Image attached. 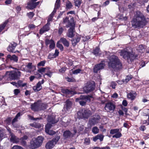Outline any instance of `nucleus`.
I'll use <instances>...</instances> for the list:
<instances>
[{"label": "nucleus", "instance_id": "49530a36", "mask_svg": "<svg viewBox=\"0 0 149 149\" xmlns=\"http://www.w3.org/2000/svg\"><path fill=\"white\" fill-rule=\"evenodd\" d=\"M82 1L80 0H76L74 2V5L76 6L79 8L81 3Z\"/></svg>", "mask_w": 149, "mask_h": 149}, {"label": "nucleus", "instance_id": "0eeeda50", "mask_svg": "<svg viewBox=\"0 0 149 149\" xmlns=\"http://www.w3.org/2000/svg\"><path fill=\"white\" fill-rule=\"evenodd\" d=\"M60 139V136H57L52 140L49 141L45 145L47 149H52L58 142Z\"/></svg>", "mask_w": 149, "mask_h": 149}, {"label": "nucleus", "instance_id": "5fc2aeb1", "mask_svg": "<svg viewBox=\"0 0 149 149\" xmlns=\"http://www.w3.org/2000/svg\"><path fill=\"white\" fill-rule=\"evenodd\" d=\"M55 58V57L54 56L53 53L49 54L48 56V58L49 59H51Z\"/></svg>", "mask_w": 149, "mask_h": 149}, {"label": "nucleus", "instance_id": "a18cd8bd", "mask_svg": "<svg viewBox=\"0 0 149 149\" xmlns=\"http://www.w3.org/2000/svg\"><path fill=\"white\" fill-rule=\"evenodd\" d=\"M66 8L69 9L72 8V5L69 1H68L66 3Z\"/></svg>", "mask_w": 149, "mask_h": 149}, {"label": "nucleus", "instance_id": "20e7f679", "mask_svg": "<svg viewBox=\"0 0 149 149\" xmlns=\"http://www.w3.org/2000/svg\"><path fill=\"white\" fill-rule=\"evenodd\" d=\"M49 123H47L45 126V131L46 133L50 135H53L55 133V132L52 130H50L52 127L51 124H53L56 123L58 120H55L54 117H49L48 119Z\"/></svg>", "mask_w": 149, "mask_h": 149}, {"label": "nucleus", "instance_id": "bf43d9fd", "mask_svg": "<svg viewBox=\"0 0 149 149\" xmlns=\"http://www.w3.org/2000/svg\"><path fill=\"white\" fill-rule=\"evenodd\" d=\"M14 93L15 95H17L20 93V91L19 89H15L14 91Z\"/></svg>", "mask_w": 149, "mask_h": 149}, {"label": "nucleus", "instance_id": "7ed1b4c3", "mask_svg": "<svg viewBox=\"0 0 149 149\" xmlns=\"http://www.w3.org/2000/svg\"><path fill=\"white\" fill-rule=\"evenodd\" d=\"M120 55L125 59L127 60L129 63L131 62L134 59L136 58L137 56L134 55L127 49L120 50Z\"/></svg>", "mask_w": 149, "mask_h": 149}, {"label": "nucleus", "instance_id": "8fccbe9b", "mask_svg": "<svg viewBox=\"0 0 149 149\" xmlns=\"http://www.w3.org/2000/svg\"><path fill=\"white\" fill-rule=\"evenodd\" d=\"M59 42H59V41L57 42L56 44V46L58 48H59L60 50L62 51L63 49V46L62 44H60Z\"/></svg>", "mask_w": 149, "mask_h": 149}, {"label": "nucleus", "instance_id": "09e8293b", "mask_svg": "<svg viewBox=\"0 0 149 149\" xmlns=\"http://www.w3.org/2000/svg\"><path fill=\"white\" fill-rule=\"evenodd\" d=\"M132 76L131 75H128L127 76L124 80L125 82L126 83L127 82L132 79Z\"/></svg>", "mask_w": 149, "mask_h": 149}, {"label": "nucleus", "instance_id": "1a4fd4ad", "mask_svg": "<svg viewBox=\"0 0 149 149\" xmlns=\"http://www.w3.org/2000/svg\"><path fill=\"white\" fill-rule=\"evenodd\" d=\"M60 0H56V1L55 5V8L54 10L52 13L49 15L48 18V24H50L49 22L52 21V19L54 14L56 12V9H58L60 6Z\"/></svg>", "mask_w": 149, "mask_h": 149}, {"label": "nucleus", "instance_id": "6ab92c4d", "mask_svg": "<svg viewBox=\"0 0 149 149\" xmlns=\"http://www.w3.org/2000/svg\"><path fill=\"white\" fill-rule=\"evenodd\" d=\"M81 38V36L79 35L76 36V37L71 40L72 44L73 46H75L79 42Z\"/></svg>", "mask_w": 149, "mask_h": 149}, {"label": "nucleus", "instance_id": "393cba45", "mask_svg": "<svg viewBox=\"0 0 149 149\" xmlns=\"http://www.w3.org/2000/svg\"><path fill=\"white\" fill-rule=\"evenodd\" d=\"M72 103L71 102L68 100H66L65 104L64 107V109L65 111H68L71 107Z\"/></svg>", "mask_w": 149, "mask_h": 149}, {"label": "nucleus", "instance_id": "f03ea898", "mask_svg": "<svg viewBox=\"0 0 149 149\" xmlns=\"http://www.w3.org/2000/svg\"><path fill=\"white\" fill-rule=\"evenodd\" d=\"M108 63L109 67L115 70H118L122 68V64L118 57L115 55L111 56Z\"/></svg>", "mask_w": 149, "mask_h": 149}, {"label": "nucleus", "instance_id": "6e6552de", "mask_svg": "<svg viewBox=\"0 0 149 149\" xmlns=\"http://www.w3.org/2000/svg\"><path fill=\"white\" fill-rule=\"evenodd\" d=\"M95 85L90 82H88L83 88V90L86 93L93 91L95 88Z\"/></svg>", "mask_w": 149, "mask_h": 149}, {"label": "nucleus", "instance_id": "a878e982", "mask_svg": "<svg viewBox=\"0 0 149 149\" xmlns=\"http://www.w3.org/2000/svg\"><path fill=\"white\" fill-rule=\"evenodd\" d=\"M62 92L68 95V97H70L75 94V92L69 90L68 89H64L62 90Z\"/></svg>", "mask_w": 149, "mask_h": 149}, {"label": "nucleus", "instance_id": "f704fd0d", "mask_svg": "<svg viewBox=\"0 0 149 149\" xmlns=\"http://www.w3.org/2000/svg\"><path fill=\"white\" fill-rule=\"evenodd\" d=\"M46 72L44 76L45 75H47L49 77H52L53 72L50 70L49 68L48 67V69H47Z\"/></svg>", "mask_w": 149, "mask_h": 149}, {"label": "nucleus", "instance_id": "a19ab883", "mask_svg": "<svg viewBox=\"0 0 149 149\" xmlns=\"http://www.w3.org/2000/svg\"><path fill=\"white\" fill-rule=\"evenodd\" d=\"M47 69H48V67H42L38 69V71L39 72L42 73V72H46Z\"/></svg>", "mask_w": 149, "mask_h": 149}, {"label": "nucleus", "instance_id": "aec40b11", "mask_svg": "<svg viewBox=\"0 0 149 149\" xmlns=\"http://www.w3.org/2000/svg\"><path fill=\"white\" fill-rule=\"evenodd\" d=\"M16 46L17 44L15 42H13L10 44L7 48L8 51L12 53H15L16 52L15 51V49Z\"/></svg>", "mask_w": 149, "mask_h": 149}, {"label": "nucleus", "instance_id": "72a5a7b5", "mask_svg": "<svg viewBox=\"0 0 149 149\" xmlns=\"http://www.w3.org/2000/svg\"><path fill=\"white\" fill-rule=\"evenodd\" d=\"M71 133L69 130L66 131L63 133V136L65 138H68L71 136Z\"/></svg>", "mask_w": 149, "mask_h": 149}, {"label": "nucleus", "instance_id": "ddd939ff", "mask_svg": "<svg viewBox=\"0 0 149 149\" xmlns=\"http://www.w3.org/2000/svg\"><path fill=\"white\" fill-rule=\"evenodd\" d=\"M71 25L72 26L70 27V28L66 34L67 36L70 38H72L74 36V32L75 24H72Z\"/></svg>", "mask_w": 149, "mask_h": 149}, {"label": "nucleus", "instance_id": "052dcab7", "mask_svg": "<svg viewBox=\"0 0 149 149\" xmlns=\"http://www.w3.org/2000/svg\"><path fill=\"white\" fill-rule=\"evenodd\" d=\"M89 39H90V38L89 37V36H84L83 37L82 40L84 42H85V41H86L88 40Z\"/></svg>", "mask_w": 149, "mask_h": 149}, {"label": "nucleus", "instance_id": "58836bf2", "mask_svg": "<svg viewBox=\"0 0 149 149\" xmlns=\"http://www.w3.org/2000/svg\"><path fill=\"white\" fill-rule=\"evenodd\" d=\"M100 52V49L98 47H96V48L94 49L93 53L95 55H98L99 53Z\"/></svg>", "mask_w": 149, "mask_h": 149}, {"label": "nucleus", "instance_id": "4468645a", "mask_svg": "<svg viewBox=\"0 0 149 149\" xmlns=\"http://www.w3.org/2000/svg\"><path fill=\"white\" fill-rule=\"evenodd\" d=\"M33 139L38 148L40 147L42 144L44 140V138L41 136H38Z\"/></svg>", "mask_w": 149, "mask_h": 149}, {"label": "nucleus", "instance_id": "f3484780", "mask_svg": "<svg viewBox=\"0 0 149 149\" xmlns=\"http://www.w3.org/2000/svg\"><path fill=\"white\" fill-rule=\"evenodd\" d=\"M104 65V64L102 63L95 65L93 68L94 72L96 73H97L99 70L103 69Z\"/></svg>", "mask_w": 149, "mask_h": 149}, {"label": "nucleus", "instance_id": "37998d69", "mask_svg": "<svg viewBox=\"0 0 149 149\" xmlns=\"http://www.w3.org/2000/svg\"><path fill=\"white\" fill-rule=\"evenodd\" d=\"M99 130L98 127L96 126L93 127L92 129V132L95 134H97L99 133Z\"/></svg>", "mask_w": 149, "mask_h": 149}, {"label": "nucleus", "instance_id": "4d7b16f0", "mask_svg": "<svg viewBox=\"0 0 149 149\" xmlns=\"http://www.w3.org/2000/svg\"><path fill=\"white\" fill-rule=\"evenodd\" d=\"M52 42L50 44L49 47L51 49H53L55 47V43L54 41H52Z\"/></svg>", "mask_w": 149, "mask_h": 149}, {"label": "nucleus", "instance_id": "864d4df0", "mask_svg": "<svg viewBox=\"0 0 149 149\" xmlns=\"http://www.w3.org/2000/svg\"><path fill=\"white\" fill-rule=\"evenodd\" d=\"M67 68L65 67H63L59 70V72L62 73H63L66 71Z\"/></svg>", "mask_w": 149, "mask_h": 149}, {"label": "nucleus", "instance_id": "de8ad7c7", "mask_svg": "<svg viewBox=\"0 0 149 149\" xmlns=\"http://www.w3.org/2000/svg\"><path fill=\"white\" fill-rule=\"evenodd\" d=\"M45 61H42L38 64L37 66H45Z\"/></svg>", "mask_w": 149, "mask_h": 149}, {"label": "nucleus", "instance_id": "c03bdc74", "mask_svg": "<svg viewBox=\"0 0 149 149\" xmlns=\"http://www.w3.org/2000/svg\"><path fill=\"white\" fill-rule=\"evenodd\" d=\"M83 71V70L80 69H78L73 71H72V73L74 74H77L79 73H82Z\"/></svg>", "mask_w": 149, "mask_h": 149}, {"label": "nucleus", "instance_id": "473e14b6", "mask_svg": "<svg viewBox=\"0 0 149 149\" xmlns=\"http://www.w3.org/2000/svg\"><path fill=\"white\" fill-rule=\"evenodd\" d=\"M32 63L30 62L28 63V64L26 65V67L27 68L29 69V70H26V72L30 73L31 72L30 70H31L33 67H34L35 70L36 69V66H35L32 65Z\"/></svg>", "mask_w": 149, "mask_h": 149}, {"label": "nucleus", "instance_id": "13d9d810", "mask_svg": "<svg viewBox=\"0 0 149 149\" xmlns=\"http://www.w3.org/2000/svg\"><path fill=\"white\" fill-rule=\"evenodd\" d=\"M116 83L114 81H112L111 83L110 86L113 89H115L116 86Z\"/></svg>", "mask_w": 149, "mask_h": 149}, {"label": "nucleus", "instance_id": "f8f14e48", "mask_svg": "<svg viewBox=\"0 0 149 149\" xmlns=\"http://www.w3.org/2000/svg\"><path fill=\"white\" fill-rule=\"evenodd\" d=\"M115 105L112 102H109L105 104L104 109L107 112L111 111L113 112L115 109Z\"/></svg>", "mask_w": 149, "mask_h": 149}, {"label": "nucleus", "instance_id": "423d86ee", "mask_svg": "<svg viewBox=\"0 0 149 149\" xmlns=\"http://www.w3.org/2000/svg\"><path fill=\"white\" fill-rule=\"evenodd\" d=\"M100 116L98 115L93 116L89 119L88 124V127L91 128L92 126L98 123L100 121Z\"/></svg>", "mask_w": 149, "mask_h": 149}, {"label": "nucleus", "instance_id": "e2e57ef3", "mask_svg": "<svg viewBox=\"0 0 149 149\" xmlns=\"http://www.w3.org/2000/svg\"><path fill=\"white\" fill-rule=\"evenodd\" d=\"M67 81L68 82H74L75 81L74 79L73 78H71L69 77H68L67 78Z\"/></svg>", "mask_w": 149, "mask_h": 149}, {"label": "nucleus", "instance_id": "69168bd1", "mask_svg": "<svg viewBox=\"0 0 149 149\" xmlns=\"http://www.w3.org/2000/svg\"><path fill=\"white\" fill-rule=\"evenodd\" d=\"M59 52L58 50L56 49L55 53L53 54L55 57L58 56V55Z\"/></svg>", "mask_w": 149, "mask_h": 149}, {"label": "nucleus", "instance_id": "c85d7f7f", "mask_svg": "<svg viewBox=\"0 0 149 149\" xmlns=\"http://www.w3.org/2000/svg\"><path fill=\"white\" fill-rule=\"evenodd\" d=\"M30 149H35L38 148L33 139H32L30 142V144L29 146Z\"/></svg>", "mask_w": 149, "mask_h": 149}, {"label": "nucleus", "instance_id": "338daca9", "mask_svg": "<svg viewBox=\"0 0 149 149\" xmlns=\"http://www.w3.org/2000/svg\"><path fill=\"white\" fill-rule=\"evenodd\" d=\"M12 125L13 127L15 128H18L19 126L17 124L15 123H12Z\"/></svg>", "mask_w": 149, "mask_h": 149}, {"label": "nucleus", "instance_id": "e433bc0d", "mask_svg": "<svg viewBox=\"0 0 149 149\" xmlns=\"http://www.w3.org/2000/svg\"><path fill=\"white\" fill-rule=\"evenodd\" d=\"M17 84L18 86L17 88L19 87H24L26 85V83H23L22 81L20 80L18 81Z\"/></svg>", "mask_w": 149, "mask_h": 149}, {"label": "nucleus", "instance_id": "7c9ffc66", "mask_svg": "<svg viewBox=\"0 0 149 149\" xmlns=\"http://www.w3.org/2000/svg\"><path fill=\"white\" fill-rule=\"evenodd\" d=\"M136 95L135 92H130L127 94V97L128 98L132 100L136 98Z\"/></svg>", "mask_w": 149, "mask_h": 149}, {"label": "nucleus", "instance_id": "f257e3e1", "mask_svg": "<svg viewBox=\"0 0 149 149\" xmlns=\"http://www.w3.org/2000/svg\"><path fill=\"white\" fill-rule=\"evenodd\" d=\"M145 18L140 12L137 11L131 21L132 26L134 29L143 28L145 26Z\"/></svg>", "mask_w": 149, "mask_h": 149}, {"label": "nucleus", "instance_id": "2eb2a0df", "mask_svg": "<svg viewBox=\"0 0 149 149\" xmlns=\"http://www.w3.org/2000/svg\"><path fill=\"white\" fill-rule=\"evenodd\" d=\"M44 80L42 79L41 81H39L37 84L36 86L33 87V90L35 92H38L40 91L42 88L41 85L44 83Z\"/></svg>", "mask_w": 149, "mask_h": 149}, {"label": "nucleus", "instance_id": "0e129e2a", "mask_svg": "<svg viewBox=\"0 0 149 149\" xmlns=\"http://www.w3.org/2000/svg\"><path fill=\"white\" fill-rule=\"evenodd\" d=\"M110 1L109 0H107L105 2L103 3V6H105L107 5H108Z\"/></svg>", "mask_w": 149, "mask_h": 149}, {"label": "nucleus", "instance_id": "9b49d317", "mask_svg": "<svg viewBox=\"0 0 149 149\" xmlns=\"http://www.w3.org/2000/svg\"><path fill=\"white\" fill-rule=\"evenodd\" d=\"M91 97L89 95H82L80 97V100L79 102L81 106L85 105L86 101L90 102V98Z\"/></svg>", "mask_w": 149, "mask_h": 149}, {"label": "nucleus", "instance_id": "412c9836", "mask_svg": "<svg viewBox=\"0 0 149 149\" xmlns=\"http://www.w3.org/2000/svg\"><path fill=\"white\" fill-rule=\"evenodd\" d=\"M39 111L45 109L47 108V104L43 103L41 101L38 100L37 101Z\"/></svg>", "mask_w": 149, "mask_h": 149}, {"label": "nucleus", "instance_id": "c9c22d12", "mask_svg": "<svg viewBox=\"0 0 149 149\" xmlns=\"http://www.w3.org/2000/svg\"><path fill=\"white\" fill-rule=\"evenodd\" d=\"M30 125L36 128H39L41 127V125L40 123H36L30 124Z\"/></svg>", "mask_w": 149, "mask_h": 149}, {"label": "nucleus", "instance_id": "b1692460", "mask_svg": "<svg viewBox=\"0 0 149 149\" xmlns=\"http://www.w3.org/2000/svg\"><path fill=\"white\" fill-rule=\"evenodd\" d=\"M10 59L11 61L17 63L18 61V57L15 55L14 54L12 56L10 54H8L6 57V59Z\"/></svg>", "mask_w": 149, "mask_h": 149}, {"label": "nucleus", "instance_id": "79ce46f5", "mask_svg": "<svg viewBox=\"0 0 149 149\" xmlns=\"http://www.w3.org/2000/svg\"><path fill=\"white\" fill-rule=\"evenodd\" d=\"M8 23L7 21H5L3 24L0 25V33L2 31L4 28Z\"/></svg>", "mask_w": 149, "mask_h": 149}, {"label": "nucleus", "instance_id": "a211bd4d", "mask_svg": "<svg viewBox=\"0 0 149 149\" xmlns=\"http://www.w3.org/2000/svg\"><path fill=\"white\" fill-rule=\"evenodd\" d=\"M40 3V1L34 2L30 1V2L27 3V6L28 8L32 9L35 8Z\"/></svg>", "mask_w": 149, "mask_h": 149}, {"label": "nucleus", "instance_id": "5701e85b", "mask_svg": "<svg viewBox=\"0 0 149 149\" xmlns=\"http://www.w3.org/2000/svg\"><path fill=\"white\" fill-rule=\"evenodd\" d=\"M91 115V112L88 109H84L83 111L82 116L84 118H87Z\"/></svg>", "mask_w": 149, "mask_h": 149}, {"label": "nucleus", "instance_id": "cd10ccee", "mask_svg": "<svg viewBox=\"0 0 149 149\" xmlns=\"http://www.w3.org/2000/svg\"><path fill=\"white\" fill-rule=\"evenodd\" d=\"M104 136L102 134H98L93 138V140L96 142L97 140L99 139L100 141H102L103 140Z\"/></svg>", "mask_w": 149, "mask_h": 149}, {"label": "nucleus", "instance_id": "39448f33", "mask_svg": "<svg viewBox=\"0 0 149 149\" xmlns=\"http://www.w3.org/2000/svg\"><path fill=\"white\" fill-rule=\"evenodd\" d=\"M21 75V72L19 71L13 70L10 72H6L5 76L8 77L10 79L15 80L19 79Z\"/></svg>", "mask_w": 149, "mask_h": 149}, {"label": "nucleus", "instance_id": "2f4dec72", "mask_svg": "<svg viewBox=\"0 0 149 149\" xmlns=\"http://www.w3.org/2000/svg\"><path fill=\"white\" fill-rule=\"evenodd\" d=\"M10 136H11L10 140L13 143H17L19 141V139L14 135L13 133L11 134Z\"/></svg>", "mask_w": 149, "mask_h": 149}, {"label": "nucleus", "instance_id": "774afa93", "mask_svg": "<svg viewBox=\"0 0 149 149\" xmlns=\"http://www.w3.org/2000/svg\"><path fill=\"white\" fill-rule=\"evenodd\" d=\"M122 104L124 106H126L127 105V101L125 100H124L122 102Z\"/></svg>", "mask_w": 149, "mask_h": 149}, {"label": "nucleus", "instance_id": "ea45409f", "mask_svg": "<svg viewBox=\"0 0 149 149\" xmlns=\"http://www.w3.org/2000/svg\"><path fill=\"white\" fill-rule=\"evenodd\" d=\"M117 18L119 19L122 20H126L127 19V17H123L122 14H119L117 16Z\"/></svg>", "mask_w": 149, "mask_h": 149}, {"label": "nucleus", "instance_id": "bb28decb", "mask_svg": "<svg viewBox=\"0 0 149 149\" xmlns=\"http://www.w3.org/2000/svg\"><path fill=\"white\" fill-rule=\"evenodd\" d=\"M59 42L62 43L65 46L68 47L69 46V43L67 39L64 38H61Z\"/></svg>", "mask_w": 149, "mask_h": 149}, {"label": "nucleus", "instance_id": "6e6d98bb", "mask_svg": "<svg viewBox=\"0 0 149 149\" xmlns=\"http://www.w3.org/2000/svg\"><path fill=\"white\" fill-rule=\"evenodd\" d=\"M53 40H49L48 39H46L45 40V44L46 46H47L49 44H50L53 41Z\"/></svg>", "mask_w": 149, "mask_h": 149}, {"label": "nucleus", "instance_id": "4c0bfd02", "mask_svg": "<svg viewBox=\"0 0 149 149\" xmlns=\"http://www.w3.org/2000/svg\"><path fill=\"white\" fill-rule=\"evenodd\" d=\"M21 113L19 112L17 113V115L15 116V117L13 120L12 123H15L18 121V118L19 117H20L21 115Z\"/></svg>", "mask_w": 149, "mask_h": 149}, {"label": "nucleus", "instance_id": "c756f323", "mask_svg": "<svg viewBox=\"0 0 149 149\" xmlns=\"http://www.w3.org/2000/svg\"><path fill=\"white\" fill-rule=\"evenodd\" d=\"M38 108L37 102H35L34 104H32L31 105V109L34 111H39Z\"/></svg>", "mask_w": 149, "mask_h": 149}, {"label": "nucleus", "instance_id": "9d476101", "mask_svg": "<svg viewBox=\"0 0 149 149\" xmlns=\"http://www.w3.org/2000/svg\"><path fill=\"white\" fill-rule=\"evenodd\" d=\"M110 133L111 134L113 135L112 136L113 138H119L122 136L119 129H111L110 130Z\"/></svg>", "mask_w": 149, "mask_h": 149}, {"label": "nucleus", "instance_id": "3c124183", "mask_svg": "<svg viewBox=\"0 0 149 149\" xmlns=\"http://www.w3.org/2000/svg\"><path fill=\"white\" fill-rule=\"evenodd\" d=\"M27 15L29 18L31 19L33 17L34 14L33 12H30L29 13H27Z\"/></svg>", "mask_w": 149, "mask_h": 149}, {"label": "nucleus", "instance_id": "4be33fe9", "mask_svg": "<svg viewBox=\"0 0 149 149\" xmlns=\"http://www.w3.org/2000/svg\"><path fill=\"white\" fill-rule=\"evenodd\" d=\"M49 25V24L47 23L42 28H41L40 30V34H42L45 32L49 31L50 29Z\"/></svg>", "mask_w": 149, "mask_h": 149}, {"label": "nucleus", "instance_id": "603ef678", "mask_svg": "<svg viewBox=\"0 0 149 149\" xmlns=\"http://www.w3.org/2000/svg\"><path fill=\"white\" fill-rule=\"evenodd\" d=\"M90 143V140L89 138H86L84 140V143L86 145H88Z\"/></svg>", "mask_w": 149, "mask_h": 149}, {"label": "nucleus", "instance_id": "680f3d73", "mask_svg": "<svg viewBox=\"0 0 149 149\" xmlns=\"http://www.w3.org/2000/svg\"><path fill=\"white\" fill-rule=\"evenodd\" d=\"M64 30L63 29L62 27H60L59 28L58 33L59 34H61L63 32Z\"/></svg>", "mask_w": 149, "mask_h": 149}, {"label": "nucleus", "instance_id": "dca6fc26", "mask_svg": "<svg viewBox=\"0 0 149 149\" xmlns=\"http://www.w3.org/2000/svg\"><path fill=\"white\" fill-rule=\"evenodd\" d=\"M63 24H65L66 25V27H70L72 26V24H75L74 22L73 19V18H71L70 20V21L68 17H66L63 19Z\"/></svg>", "mask_w": 149, "mask_h": 149}]
</instances>
